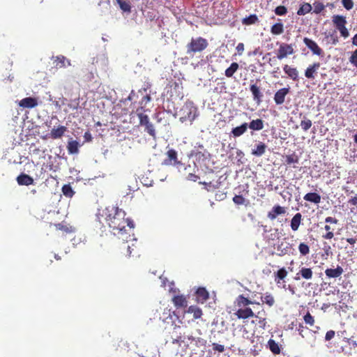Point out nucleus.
Returning <instances> with one entry per match:
<instances>
[{"label": "nucleus", "mask_w": 357, "mask_h": 357, "mask_svg": "<svg viewBox=\"0 0 357 357\" xmlns=\"http://www.w3.org/2000/svg\"><path fill=\"white\" fill-rule=\"evenodd\" d=\"M332 21L335 28L340 32L345 29L347 23L346 17L342 15H335L332 17Z\"/></svg>", "instance_id": "obj_11"}, {"label": "nucleus", "mask_w": 357, "mask_h": 357, "mask_svg": "<svg viewBox=\"0 0 357 357\" xmlns=\"http://www.w3.org/2000/svg\"><path fill=\"white\" fill-rule=\"evenodd\" d=\"M303 43L306 47L311 50L313 54L317 56H321L323 54L322 49L313 40L305 37L303 38Z\"/></svg>", "instance_id": "obj_8"}, {"label": "nucleus", "mask_w": 357, "mask_h": 357, "mask_svg": "<svg viewBox=\"0 0 357 357\" xmlns=\"http://www.w3.org/2000/svg\"><path fill=\"white\" fill-rule=\"evenodd\" d=\"M349 62L353 66L357 68V49L351 52V56L349 57Z\"/></svg>", "instance_id": "obj_50"}, {"label": "nucleus", "mask_w": 357, "mask_h": 357, "mask_svg": "<svg viewBox=\"0 0 357 357\" xmlns=\"http://www.w3.org/2000/svg\"><path fill=\"white\" fill-rule=\"evenodd\" d=\"M320 67L319 62H315L312 65H310L305 70V76L310 79H314L315 78V74L317 70Z\"/></svg>", "instance_id": "obj_17"}, {"label": "nucleus", "mask_w": 357, "mask_h": 357, "mask_svg": "<svg viewBox=\"0 0 357 357\" xmlns=\"http://www.w3.org/2000/svg\"><path fill=\"white\" fill-rule=\"evenodd\" d=\"M303 199L307 202H310L314 203L315 204H318L321 202V196L316 192L307 193L303 197Z\"/></svg>", "instance_id": "obj_29"}, {"label": "nucleus", "mask_w": 357, "mask_h": 357, "mask_svg": "<svg viewBox=\"0 0 357 357\" xmlns=\"http://www.w3.org/2000/svg\"><path fill=\"white\" fill-rule=\"evenodd\" d=\"M278 255L279 256H283L285 255H289L292 252V245L286 241H282L278 244L276 247Z\"/></svg>", "instance_id": "obj_10"}, {"label": "nucleus", "mask_w": 357, "mask_h": 357, "mask_svg": "<svg viewBox=\"0 0 357 357\" xmlns=\"http://www.w3.org/2000/svg\"><path fill=\"white\" fill-rule=\"evenodd\" d=\"M326 231H327L326 234L322 236V238L324 239H331L334 236L333 232L331 231V227L328 225H326L324 227Z\"/></svg>", "instance_id": "obj_48"}, {"label": "nucleus", "mask_w": 357, "mask_h": 357, "mask_svg": "<svg viewBox=\"0 0 357 357\" xmlns=\"http://www.w3.org/2000/svg\"><path fill=\"white\" fill-rule=\"evenodd\" d=\"M248 123H243L241 126L232 128L231 134L234 137H238L243 135L248 130Z\"/></svg>", "instance_id": "obj_24"}, {"label": "nucleus", "mask_w": 357, "mask_h": 357, "mask_svg": "<svg viewBox=\"0 0 357 357\" xmlns=\"http://www.w3.org/2000/svg\"><path fill=\"white\" fill-rule=\"evenodd\" d=\"M290 89L282 88L277 91L274 95V101L276 105H282L284 102L286 96L289 93Z\"/></svg>", "instance_id": "obj_12"}, {"label": "nucleus", "mask_w": 357, "mask_h": 357, "mask_svg": "<svg viewBox=\"0 0 357 357\" xmlns=\"http://www.w3.org/2000/svg\"><path fill=\"white\" fill-rule=\"evenodd\" d=\"M84 137L86 142H91L92 140V136L89 132H86L84 133Z\"/></svg>", "instance_id": "obj_60"}, {"label": "nucleus", "mask_w": 357, "mask_h": 357, "mask_svg": "<svg viewBox=\"0 0 357 357\" xmlns=\"http://www.w3.org/2000/svg\"><path fill=\"white\" fill-rule=\"evenodd\" d=\"M17 181L21 185H29L33 183V178L26 174H21L17 178Z\"/></svg>", "instance_id": "obj_25"}, {"label": "nucleus", "mask_w": 357, "mask_h": 357, "mask_svg": "<svg viewBox=\"0 0 357 357\" xmlns=\"http://www.w3.org/2000/svg\"><path fill=\"white\" fill-rule=\"evenodd\" d=\"M304 330H305V327L303 326V325L302 324H300L298 326V331L299 333V335L302 337H304V335H303Z\"/></svg>", "instance_id": "obj_58"}, {"label": "nucleus", "mask_w": 357, "mask_h": 357, "mask_svg": "<svg viewBox=\"0 0 357 357\" xmlns=\"http://www.w3.org/2000/svg\"><path fill=\"white\" fill-rule=\"evenodd\" d=\"M266 148L267 146L264 142H260L256 145L255 148L252 150L251 153L257 157H260L265 153Z\"/></svg>", "instance_id": "obj_27"}, {"label": "nucleus", "mask_w": 357, "mask_h": 357, "mask_svg": "<svg viewBox=\"0 0 357 357\" xmlns=\"http://www.w3.org/2000/svg\"><path fill=\"white\" fill-rule=\"evenodd\" d=\"M212 348L214 351H217L218 353H222L225 350L224 345L218 343H213Z\"/></svg>", "instance_id": "obj_53"}, {"label": "nucleus", "mask_w": 357, "mask_h": 357, "mask_svg": "<svg viewBox=\"0 0 357 357\" xmlns=\"http://www.w3.org/2000/svg\"><path fill=\"white\" fill-rule=\"evenodd\" d=\"M313 277V272L311 268L302 267L296 273L295 277L296 280H299L300 278L305 280H311Z\"/></svg>", "instance_id": "obj_15"}, {"label": "nucleus", "mask_w": 357, "mask_h": 357, "mask_svg": "<svg viewBox=\"0 0 357 357\" xmlns=\"http://www.w3.org/2000/svg\"><path fill=\"white\" fill-rule=\"evenodd\" d=\"M236 50L239 55L242 54L244 51V45L242 43H240L236 46Z\"/></svg>", "instance_id": "obj_57"}, {"label": "nucleus", "mask_w": 357, "mask_h": 357, "mask_svg": "<svg viewBox=\"0 0 357 357\" xmlns=\"http://www.w3.org/2000/svg\"><path fill=\"white\" fill-rule=\"evenodd\" d=\"M200 184L204 185L206 186V189L207 190H210L211 188H215L213 185H212L211 182L207 183V182H199Z\"/></svg>", "instance_id": "obj_59"}, {"label": "nucleus", "mask_w": 357, "mask_h": 357, "mask_svg": "<svg viewBox=\"0 0 357 357\" xmlns=\"http://www.w3.org/2000/svg\"><path fill=\"white\" fill-rule=\"evenodd\" d=\"M19 105L24 108H33L38 105V100L32 97L24 98L20 101Z\"/></svg>", "instance_id": "obj_19"}, {"label": "nucleus", "mask_w": 357, "mask_h": 357, "mask_svg": "<svg viewBox=\"0 0 357 357\" xmlns=\"http://www.w3.org/2000/svg\"><path fill=\"white\" fill-rule=\"evenodd\" d=\"M67 131V128L64 126H59L58 128H53L50 133V137L52 139H59L63 136Z\"/></svg>", "instance_id": "obj_20"}, {"label": "nucleus", "mask_w": 357, "mask_h": 357, "mask_svg": "<svg viewBox=\"0 0 357 357\" xmlns=\"http://www.w3.org/2000/svg\"><path fill=\"white\" fill-rule=\"evenodd\" d=\"M165 166L178 167L181 165V162L178 158L177 152L174 149H169L166 153V158L162 162Z\"/></svg>", "instance_id": "obj_5"}, {"label": "nucleus", "mask_w": 357, "mask_h": 357, "mask_svg": "<svg viewBox=\"0 0 357 357\" xmlns=\"http://www.w3.org/2000/svg\"><path fill=\"white\" fill-rule=\"evenodd\" d=\"M340 35L341 36H342L343 38H347L349 37V32L348 31V29L346 28L345 29H344L343 31H342V32H340Z\"/></svg>", "instance_id": "obj_62"}, {"label": "nucleus", "mask_w": 357, "mask_h": 357, "mask_svg": "<svg viewBox=\"0 0 357 357\" xmlns=\"http://www.w3.org/2000/svg\"><path fill=\"white\" fill-rule=\"evenodd\" d=\"M325 222L326 223H331V224H337L338 222V220L336 219L335 218H333V217H327L325 219Z\"/></svg>", "instance_id": "obj_55"}, {"label": "nucleus", "mask_w": 357, "mask_h": 357, "mask_svg": "<svg viewBox=\"0 0 357 357\" xmlns=\"http://www.w3.org/2000/svg\"><path fill=\"white\" fill-rule=\"evenodd\" d=\"M342 3L344 8L347 10H351L354 7L353 0H342Z\"/></svg>", "instance_id": "obj_52"}, {"label": "nucleus", "mask_w": 357, "mask_h": 357, "mask_svg": "<svg viewBox=\"0 0 357 357\" xmlns=\"http://www.w3.org/2000/svg\"><path fill=\"white\" fill-rule=\"evenodd\" d=\"M178 328H180L179 326H175L174 328V331H173V333H176L175 336H172V344H177L178 346H181L182 343H184L185 342V338L184 337L181 335V333H179L178 334L177 331H176V329Z\"/></svg>", "instance_id": "obj_31"}, {"label": "nucleus", "mask_w": 357, "mask_h": 357, "mask_svg": "<svg viewBox=\"0 0 357 357\" xmlns=\"http://www.w3.org/2000/svg\"><path fill=\"white\" fill-rule=\"evenodd\" d=\"M67 149L70 154H77L79 152V143L75 141H70L67 145Z\"/></svg>", "instance_id": "obj_33"}, {"label": "nucleus", "mask_w": 357, "mask_h": 357, "mask_svg": "<svg viewBox=\"0 0 357 357\" xmlns=\"http://www.w3.org/2000/svg\"><path fill=\"white\" fill-rule=\"evenodd\" d=\"M335 332L333 330H330L326 332V335H325V340L326 341H329L335 337Z\"/></svg>", "instance_id": "obj_54"}, {"label": "nucleus", "mask_w": 357, "mask_h": 357, "mask_svg": "<svg viewBox=\"0 0 357 357\" xmlns=\"http://www.w3.org/2000/svg\"><path fill=\"white\" fill-rule=\"evenodd\" d=\"M312 125V121L307 119L305 116H303L300 124L301 128L304 131H307L311 128Z\"/></svg>", "instance_id": "obj_43"}, {"label": "nucleus", "mask_w": 357, "mask_h": 357, "mask_svg": "<svg viewBox=\"0 0 357 357\" xmlns=\"http://www.w3.org/2000/svg\"><path fill=\"white\" fill-rule=\"evenodd\" d=\"M302 215L300 213H297L294 215L291 220V228L293 231H296L298 229V227L301 223Z\"/></svg>", "instance_id": "obj_30"}, {"label": "nucleus", "mask_w": 357, "mask_h": 357, "mask_svg": "<svg viewBox=\"0 0 357 357\" xmlns=\"http://www.w3.org/2000/svg\"><path fill=\"white\" fill-rule=\"evenodd\" d=\"M277 45H279V48L278 50L277 58L280 60H282L289 55L293 54L295 51L292 44H288L285 43H277Z\"/></svg>", "instance_id": "obj_6"}, {"label": "nucleus", "mask_w": 357, "mask_h": 357, "mask_svg": "<svg viewBox=\"0 0 357 357\" xmlns=\"http://www.w3.org/2000/svg\"><path fill=\"white\" fill-rule=\"evenodd\" d=\"M179 114L180 121H189L192 123L198 116V109L192 102H186L181 107Z\"/></svg>", "instance_id": "obj_2"}, {"label": "nucleus", "mask_w": 357, "mask_h": 357, "mask_svg": "<svg viewBox=\"0 0 357 357\" xmlns=\"http://www.w3.org/2000/svg\"><path fill=\"white\" fill-rule=\"evenodd\" d=\"M258 22V17L255 14L250 15L242 20V24L244 25H252L257 23Z\"/></svg>", "instance_id": "obj_37"}, {"label": "nucleus", "mask_w": 357, "mask_h": 357, "mask_svg": "<svg viewBox=\"0 0 357 357\" xmlns=\"http://www.w3.org/2000/svg\"><path fill=\"white\" fill-rule=\"evenodd\" d=\"M287 271L284 268H280L275 273V281L277 284H280L281 280H284L287 276Z\"/></svg>", "instance_id": "obj_36"}, {"label": "nucleus", "mask_w": 357, "mask_h": 357, "mask_svg": "<svg viewBox=\"0 0 357 357\" xmlns=\"http://www.w3.org/2000/svg\"><path fill=\"white\" fill-rule=\"evenodd\" d=\"M261 300L263 303L268 305L269 307H272L275 303L274 297L268 293L265 294L264 296H261Z\"/></svg>", "instance_id": "obj_40"}, {"label": "nucleus", "mask_w": 357, "mask_h": 357, "mask_svg": "<svg viewBox=\"0 0 357 357\" xmlns=\"http://www.w3.org/2000/svg\"><path fill=\"white\" fill-rule=\"evenodd\" d=\"M54 63L57 68H66L71 65L70 61L67 59L64 56H57L54 59Z\"/></svg>", "instance_id": "obj_26"}, {"label": "nucleus", "mask_w": 357, "mask_h": 357, "mask_svg": "<svg viewBox=\"0 0 357 357\" xmlns=\"http://www.w3.org/2000/svg\"><path fill=\"white\" fill-rule=\"evenodd\" d=\"M54 226L56 227V229L61 231L63 234H69L75 233L76 231V228L75 227L65 222L55 224Z\"/></svg>", "instance_id": "obj_13"}, {"label": "nucleus", "mask_w": 357, "mask_h": 357, "mask_svg": "<svg viewBox=\"0 0 357 357\" xmlns=\"http://www.w3.org/2000/svg\"><path fill=\"white\" fill-rule=\"evenodd\" d=\"M284 31V26L282 22L273 24L271 28V32L273 35L282 34Z\"/></svg>", "instance_id": "obj_39"}, {"label": "nucleus", "mask_w": 357, "mask_h": 357, "mask_svg": "<svg viewBox=\"0 0 357 357\" xmlns=\"http://www.w3.org/2000/svg\"><path fill=\"white\" fill-rule=\"evenodd\" d=\"M352 44L355 46H357V33L355 34L352 38Z\"/></svg>", "instance_id": "obj_64"}, {"label": "nucleus", "mask_w": 357, "mask_h": 357, "mask_svg": "<svg viewBox=\"0 0 357 357\" xmlns=\"http://www.w3.org/2000/svg\"><path fill=\"white\" fill-rule=\"evenodd\" d=\"M349 204H350L351 205H354V206H356L357 205V196H355V197H351L349 200Z\"/></svg>", "instance_id": "obj_61"}, {"label": "nucleus", "mask_w": 357, "mask_h": 357, "mask_svg": "<svg viewBox=\"0 0 357 357\" xmlns=\"http://www.w3.org/2000/svg\"><path fill=\"white\" fill-rule=\"evenodd\" d=\"M172 301L176 308L185 307L188 305L187 298L183 295L174 296Z\"/></svg>", "instance_id": "obj_21"}, {"label": "nucleus", "mask_w": 357, "mask_h": 357, "mask_svg": "<svg viewBox=\"0 0 357 357\" xmlns=\"http://www.w3.org/2000/svg\"><path fill=\"white\" fill-rule=\"evenodd\" d=\"M284 72L294 81L298 80V71L296 68L291 67L287 64L283 66Z\"/></svg>", "instance_id": "obj_18"}, {"label": "nucleus", "mask_w": 357, "mask_h": 357, "mask_svg": "<svg viewBox=\"0 0 357 357\" xmlns=\"http://www.w3.org/2000/svg\"><path fill=\"white\" fill-rule=\"evenodd\" d=\"M259 314L257 312V314L254 313L252 310L249 307H238V310L234 313V315L239 319H246L250 317H256L259 319Z\"/></svg>", "instance_id": "obj_7"}, {"label": "nucleus", "mask_w": 357, "mask_h": 357, "mask_svg": "<svg viewBox=\"0 0 357 357\" xmlns=\"http://www.w3.org/2000/svg\"><path fill=\"white\" fill-rule=\"evenodd\" d=\"M137 112H139V110L137 109ZM137 116L139 120V125L144 127V131L146 132L150 136L155 138V130L154 128L153 124L150 122L148 115L142 112H137Z\"/></svg>", "instance_id": "obj_4"}, {"label": "nucleus", "mask_w": 357, "mask_h": 357, "mask_svg": "<svg viewBox=\"0 0 357 357\" xmlns=\"http://www.w3.org/2000/svg\"><path fill=\"white\" fill-rule=\"evenodd\" d=\"M197 301L204 303L209 298V294L204 287H199L196 291Z\"/></svg>", "instance_id": "obj_22"}, {"label": "nucleus", "mask_w": 357, "mask_h": 357, "mask_svg": "<svg viewBox=\"0 0 357 357\" xmlns=\"http://www.w3.org/2000/svg\"><path fill=\"white\" fill-rule=\"evenodd\" d=\"M313 12L316 14H319L324 10L325 6L320 1H314L313 3Z\"/></svg>", "instance_id": "obj_46"}, {"label": "nucleus", "mask_w": 357, "mask_h": 357, "mask_svg": "<svg viewBox=\"0 0 357 357\" xmlns=\"http://www.w3.org/2000/svg\"><path fill=\"white\" fill-rule=\"evenodd\" d=\"M286 213L285 208L280 205L274 206L268 213L267 217L271 220H275L278 215H283Z\"/></svg>", "instance_id": "obj_14"}, {"label": "nucleus", "mask_w": 357, "mask_h": 357, "mask_svg": "<svg viewBox=\"0 0 357 357\" xmlns=\"http://www.w3.org/2000/svg\"><path fill=\"white\" fill-rule=\"evenodd\" d=\"M116 3L119 6L121 10L125 13H130L131 12V6L130 2H127L123 0L116 1Z\"/></svg>", "instance_id": "obj_41"}, {"label": "nucleus", "mask_w": 357, "mask_h": 357, "mask_svg": "<svg viewBox=\"0 0 357 357\" xmlns=\"http://www.w3.org/2000/svg\"><path fill=\"white\" fill-rule=\"evenodd\" d=\"M285 161L287 164L291 165L292 163H298V158L296 154H291L286 156Z\"/></svg>", "instance_id": "obj_47"}, {"label": "nucleus", "mask_w": 357, "mask_h": 357, "mask_svg": "<svg viewBox=\"0 0 357 357\" xmlns=\"http://www.w3.org/2000/svg\"><path fill=\"white\" fill-rule=\"evenodd\" d=\"M343 272V268L341 266H337L336 268L326 269L325 274L329 278H336L340 277Z\"/></svg>", "instance_id": "obj_23"}, {"label": "nucleus", "mask_w": 357, "mask_h": 357, "mask_svg": "<svg viewBox=\"0 0 357 357\" xmlns=\"http://www.w3.org/2000/svg\"><path fill=\"white\" fill-rule=\"evenodd\" d=\"M126 215V212L115 205L98 208L96 215V220L102 227H109L113 234L119 238L128 234L127 227L129 229L134 227L133 222Z\"/></svg>", "instance_id": "obj_1"}, {"label": "nucleus", "mask_w": 357, "mask_h": 357, "mask_svg": "<svg viewBox=\"0 0 357 357\" xmlns=\"http://www.w3.org/2000/svg\"><path fill=\"white\" fill-rule=\"evenodd\" d=\"M298 250L302 256H306L310 254V252L309 245L305 243H301L299 244Z\"/></svg>", "instance_id": "obj_44"}, {"label": "nucleus", "mask_w": 357, "mask_h": 357, "mask_svg": "<svg viewBox=\"0 0 357 357\" xmlns=\"http://www.w3.org/2000/svg\"><path fill=\"white\" fill-rule=\"evenodd\" d=\"M239 68V65L236 62H233L229 68L225 70V75L227 77H231Z\"/></svg>", "instance_id": "obj_34"}, {"label": "nucleus", "mask_w": 357, "mask_h": 357, "mask_svg": "<svg viewBox=\"0 0 357 357\" xmlns=\"http://www.w3.org/2000/svg\"><path fill=\"white\" fill-rule=\"evenodd\" d=\"M151 100V98L150 95H146L145 96L143 97L142 100V103L144 102L145 104H146L147 102H150Z\"/></svg>", "instance_id": "obj_63"}, {"label": "nucleus", "mask_w": 357, "mask_h": 357, "mask_svg": "<svg viewBox=\"0 0 357 357\" xmlns=\"http://www.w3.org/2000/svg\"><path fill=\"white\" fill-rule=\"evenodd\" d=\"M268 346L273 354L275 355L280 354V347L274 340L270 339L268 342Z\"/></svg>", "instance_id": "obj_35"}, {"label": "nucleus", "mask_w": 357, "mask_h": 357, "mask_svg": "<svg viewBox=\"0 0 357 357\" xmlns=\"http://www.w3.org/2000/svg\"><path fill=\"white\" fill-rule=\"evenodd\" d=\"M275 13L277 15H284L287 13V9L284 6H278L275 9Z\"/></svg>", "instance_id": "obj_49"}, {"label": "nucleus", "mask_w": 357, "mask_h": 357, "mask_svg": "<svg viewBox=\"0 0 357 357\" xmlns=\"http://www.w3.org/2000/svg\"><path fill=\"white\" fill-rule=\"evenodd\" d=\"M233 202L237 205H242L245 204V199L242 195H235Z\"/></svg>", "instance_id": "obj_51"}, {"label": "nucleus", "mask_w": 357, "mask_h": 357, "mask_svg": "<svg viewBox=\"0 0 357 357\" xmlns=\"http://www.w3.org/2000/svg\"><path fill=\"white\" fill-rule=\"evenodd\" d=\"M252 304L259 305V303L248 299V298L245 297L243 294L238 296L235 301V305L238 307H248L249 305Z\"/></svg>", "instance_id": "obj_16"}, {"label": "nucleus", "mask_w": 357, "mask_h": 357, "mask_svg": "<svg viewBox=\"0 0 357 357\" xmlns=\"http://www.w3.org/2000/svg\"><path fill=\"white\" fill-rule=\"evenodd\" d=\"M208 45L206 39L202 37L192 38L186 45V53L190 57H193L196 54L201 53L206 49Z\"/></svg>", "instance_id": "obj_3"}, {"label": "nucleus", "mask_w": 357, "mask_h": 357, "mask_svg": "<svg viewBox=\"0 0 357 357\" xmlns=\"http://www.w3.org/2000/svg\"><path fill=\"white\" fill-rule=\"evenodd\" d=\"M312 6L309 3H303L297 11V15H305L312 10Z\"/></svg>", "instance_id": "obj_38"}, {"label": "nucleus", "mask_w": 357, "mask_h": 357, "mask_svg": "<svg viewBox=\"0 0 357 357\" xmlns=\"http://www.w3.org/2000/svg\"><path fill=\"white\" fill-rule=\"evenodd\" d=\"M303 320L307 325L310 326H313L314 325V317L309 312L304 315Z\"/></svg>", "instance_id": "obj_45"}, {"label": "nucleus", "mask_w": 357, "mask_h": 357, "mask_svg": "<svg viewBox=\"0 0 357 357\" xmlns=\"http://www.w3.org/2000/svg\"><path fill=\"white\" fill-rule=\"evenodd\" d=\"M61 190L63 195L68 198H71L75 194V192L70 184L63 185Z\"/></svg>", "instance_id": "obj_42"}, {"label": "nucleus", "mask_w": 357, "mask_h": 357, "mask_svg": "<svg viewBox=\"0 0 357 357\" xmlns=\"http://www.w3.org/2000/svg\"><path fill=\"white\" fill-rule=\"evenodd\" d=\"M250 91L252 93L254 101L257 104L260 105L262 102L263 93L261 89L257 84H252L250 86Z\"/></svg>", "instance_id": "obj_9"}, {"label": "nucleus", "mask_w": 357, "mask_h": 357, "mask_svg": "<svg viewBox=\"0 0 357 357\" xmlns=\"http://www.w3.org/2000/svg\"><path fill=\"white\" fill-rule=\"evenodd\" d=\"M187 178L189 181H192L195 182V181H197L199 179V176L195 175V174H194L190 173L188 175Z\"/></svg>", "instance_id": "obj_56"}, {"label": "nucleus", "mask_w": 357, "mask_h": 357, "mask_svg": "<svg viewBox=\"0 0 357 357\" xmlns=\"http://www.w3.org/2000/svg\"><path fill=\"white\" fill-rule=\"evenodd\" d=\"M187 312L192 314L193 318L195 319H200L203 314L202 309L196 305L190 306Z\"/></svg>", "instance_id": "obj_32"}, {"label": "nucleus", "mask_w": 357, "mask_h": 357, "mask_svg": "<svg viewBox=\"0 0 357 357\" xmlns=\"http://www.w3.org/2000/svg\"><path fill=\"white\" fill-rule=\"evenodd\" d=\"M248 127L252 130H261L264 127V121L261 119H253L248 123Z\"/></svg>", "instance_id": "obj_28"}]
</instances>
